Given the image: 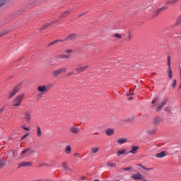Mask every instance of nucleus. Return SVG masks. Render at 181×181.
Returning <instances> with one entry per match:
<instances>
[{
    "label": "nucleus",
    "instance_id": "nucleus-18",
    "mask_svg": "<svg viewBox=\"0 0 181 181\" xmlns=\"http://www.w3.org/2000/svg\"><path fill=\"white\" fill-rule=\"evenodd\" d=\"M159 104V99L157 98L154 100V101L152 102L151 103V107H156Z\"/></svg>",
    "mask_w": 181,
    "mask_h": 181
},
{
    "label": "nucleus",
    "instance_id": "nucleus-31",
    "mask_svg": "<svg viewBox=\"0 0 181 181\" xmlns=\"http://www.w3.org/2000/svg\"><path fill=\"white\" fill-rule=\"evenodd\" d=\"M60 57L62 59H69V57H70V55L64 54V55H61Z\"/></svg>",
    "mask_w": 181,
    "mask_h": 181
},
{
    "label": "nucleus",
    "instance_id": "nucleus-5",
    "mask_svg": "<svg viewBox=\"0 0 181 181\" xmlns=\"http://www.w3.org/2000/svg\"><path fill=\"white\" fill-rule=\"evenodd\" d=\"M21 90V85L16 86L12 91L8 93V98H12Z\"/></svg>",
    "mask_w": 181,
    "mask_h": 181
},
{
    "label": "nucleus",
    "instance_id": "nucleus-11",
    "mask_svg": "<svg viewBox=\"0 0 181 181\" xmlns=\"http://www.w3.org/2000/svg\"><path fill=\"white\" fill-rule=\"evenodd\" d=\"M127 153V149L121 148L117 151V156L119 158L122 155H125Z\"/></svg>",
    "mask_w": 181,
    "mask_h": 181
},
{
    "label": "nucleus",
    "instance_id": "nucleus-37",
    "mask_svg": "<svg viewBox=\"0 0 181 181\" xmlns=\"http://www.w3.org/2000/svg\"><path fill=\"white\" fill-rule=\"evenodd\" d=\"M5 166V163L4 161H0V168H4Z\"/></svg>",
    "mask_w": 181,
    "mask_h": 181
},
{
    "label": "nucleus",
    "instance_id": "nucleus-40",
    "mask_svg": "<svg viewBox=\"0 0 181 181\" xmlns=\"http://www.w3.org/2000/svg\"><path fill=\"white\" fill-rule=\"evenodd\" d=\"M141 168H143V169H145V170H152V168H146L144 166H141Z\"/></svg>",
    "mask_w": 181,
    "mask_h": 181
},
{
    "label": "nucleus",
    "instance_id": "nucleus-36",
    "mask_svg": "<svg viewBox=\"0 0 181 181\" xmlns=\"http://www.w3.org/2000/svg\"><path fill=\"white\" fill-rule=\"evenodd\" d=\"M131 169H132V167H127V168H122V170L128 171V170H131Z\"/></svg>",
    "mask_w": 181,
    "mask_h": 181
},
{
    "label": "nucleus",
    "instance_id": "nucleus-23",
    "mask_svg": "<svg viewBox=\"0 0 181 181\" xmlns=\"http://www.w3.org/2000/svg\"><path fill=\"white\" fill-rule=\"evenodd\" d=\"M51 25H53V23H49L46 25L41 27L40 30H43V29H46V28H49V26H51Z\"/></svg>",
    "mask_w": 181,
    "mask_h": 181
},
{
    "label": "nucleus",
    "instance_id": "nucleus-41",
    "mask_svg": "<svg viewBox=\"0 0 181 181\" xmlns=\"http://www.w3.org/2000/svg\"><path fill=\"white\" fill-rule=\"evenodd\" d=\"M73 74H74V72L71 71L68 74V76H73Z\"/></svg>",
    "mask_w": 181,
    "mask_h": 181
},
{
    "label": "nucleus",
    "instance_id": "nucleus-15",
    "mask_svg": "<svg viewBox=\"0 0 181 181\" xmlns=\"http://www.w3.org/2000/svg\"><path fill=\"white\" fill-rule=\"evenodd\" d=\"M65 153L66 155H70L71 153V146H66L65 147Z\"/></svg>",
    "mask_w": 181,
    "mask_h": 181
},
{
    "label": "nucleus",
    "instance_id": "nucleus-29",
    "mask_svg": "<svg viewBox=\"0 0 181 181\" xmlns=\"http://www.w3.org/2000/svg\"><path fill=\"white\" fill-rule=\"evenodd\" d=\"M70 13V11H66L62 13V18H65V16H67Z\"/></svg>",
    "mask_w": 181,
    "mask_h": 181
},
{
    "label": "nucleus",
    "instance_id": "nucleus-3",
    "mask_svg": "<svg viewBox=\"0 0 181 181\" xmlns=\"http://www.w3.org/2000/svg\"><path fill=\"white\" fill-rule=\"evenodd\" d=\"M33 153H35V150L32 149V148H28L23 150L18 158H27V156H30Z\"/></svg>",
    "mask_w": 181,
    "mask_h": 181
},
{
    "label": "nucleus",
    "instance_id": "nucleus-48",
    "mask_svg": "<svg viewBox=\"0 0 181 181\" xmlns=\"http://www.w3.org/2000/svg\"><path fill=\"white\" fill-rule=\"evenodd\" d=\"M115 165L112 164V166H115Z\"/></svg>",
    "mask_w": 181,
    "mask_h": 181
},
{
    "label": "nucleus",
    "instance_id": "nucleus-24",
    "mask_svg": "<svg viewBox=\"0 0 181 181\" xmlns=\"http://www.w3.org/2000/svg\"><path fill=\"white\" fill-rule=\"evenodd\" d=\"M166 9H168V7L163 6V7H161V8H158L156 11V12H157V13H159L160 12H162V11H166Z\"/></svg>",
    "mask_w": 181,
    "mask_h": 181
},
{
    "label": "nucleus",
    "instance_id": "nucleus-33",
    "mask_svg": "<svg viewBox=\"0 0 181 181\" xmlns=\"http://www.w3.org/2000/svg\"><path fill=\"white\" fill-rule=\"evenodd\" d=\"M30 134L29 133H26L25 134H24L22 137H21V140L22 139H25V138H28V136H29Z\"/></svg>",
    "mask_w": 181,
    "mask_h": 181
},
{
    "label": "nucleus",
    "instance_id": "nucleus-2",
    "mask_svg": "<svg viewBox=\"0 0 181 181\" xmlns=\"http://www.w3.org/2000/svg\"><path fill=\"white\" fill-rule=\"evenodd\" d=\"M37 91L38 93V95L42 97V95H45V94L49 91V88L45 85H40L37 88Z\"/></svg>",
    "mask_w": 181,
    "mask_h": 181
},
{
    "label": "nucleus",
    "instance_id": "nucleus-4",
    "mask_svg": "<svg viewBox=\"0 0 181 181\" xmlns=\"http://www.w3.org/2000/svg\"><path fill=\"white\" fill-rule=\"evenodd\" d=\"M66 71H67V69H66V67H64V68H62L59 69H57L52 72V76L54 77H59V76H60V74H62L63 73H66Z\"/></svg>",
    "mask_w": 181,
    "mask_h": 181
},
{
    "label": "nucleus",
    "instance_id": "nucleus-17",
    "mask_svg": "<svg viewBox=\"0 0 181 181\" xmlns=\"http://www.w3.org/2000/svg\"><path fill=\"white\" fill-rule=\"evenodd\" d=\"M156 158H165L166 156V152L162 151L156 154Z\"/></svg>",
    "mask_w": 181,
    "mask_h": 181
},
{
    "label": "nucleus",
    "instance_id": "nucleus-47",
    "mask_svg": "<svg viewBox=\"0 0 181 181\" xmlns=\"http://www.w3.org/2000/svg\"><path fill=\"white\" fill-rule=\"evenodd\" d=\"M94 181H100L99 180H95Z\"/></svg>",
    "mask_w": 181,
    "mask_h": 181
},
{
    "label": "nucleus",
    "instance_id": "nucleus-46",
    "mask_svg": "<svg viewBox=\"0 0 181 181\" xmlns=\"http://www.w3.org/2000/svg\"><path fill=\"white\" fill-rule=\"evenodd\" d=\"M129 100H132V98H129Z\"/></svg>",
    "mask_w": 181,
    "mask_h": 181
},
{
    "label": "nucleus",
    "instance_id": "nucleus-38",
    "mask_svg": "<svg viewBox=\"0 0 181 181\" xmlns=\"http://www.w3.org/2000/svg\"><path fill=\"white\" fill-rule=\"evenodd\" d=\"M4 110H5V106H3L1 108H0V114H1V112H4Z\"/></svg>",
    "mask_w": 181,
    "mask_h": 181
},
{
    "label": "nucleus",
    "instance_id": "nucleus-28",
    "mask_svg": "<svg viewBox=\"0 0 181 181\" xmlns=\"http://www.w3.org/2000/svg\"><path fill=\"white\" fill-rule=\"evenodd\" d=\"M168 77H169V78H172V77H173L172 69L171 68H168Z\"/></svg>",
    "mask_w": 181,
    "mask_h": 181
},
{
    "label": "nucleus",
    "instance_id": "nucleus-26",
    "mask_svg": "<svg viewBox=\"0 0 181 181\" xmlns=\"http://www.w3.org/2000/svg\"><path fill=\"white\" fill-rule=\"evenodd\" d=\"M62 166L64 168V169H65L66 170H69V168L67 167V163L66 162H63L62 163Z\"/></svg>",
    "mask_w": 181,
    "mask_h": 181
},
{
    "label": "nucleus",
    "instance_id": "nucleus-19",
    "mask_svg": "<svg viewBox=\"0 0 181 181\" xmlns=\"http://www.w3.org/2000/svg\"><path fill=\"white\" fill-rule=\"evenodd\" d=\"M166 104V100H163L160 103V105L156 108V111H160L162 110V107Z\"/></svg>",
    "mask_w": 181,
    "mask_h": 181
},
{
    "label": "nucleus",
    "instance_id": "nucleus-44",
    "mask_svg": "<svg viewBox=\"0 0 181 181\" xmlns=\"http://www.w3.org/2000/svg\"><path fill=\"white\" fill-rule=\"evenodd\" d=\"M11 156H12L13 158H16V154H15V152H12Z\"/></svg>",
    "mask_w": 181,
    "mask_h": 181
},
{
    "label": "nucleus",
    "instance_id": "nucleus-43",
    "mask_svg": "<svg viewBox=\"0 0 181 181\" xmlns=\"http://www.w3.org/2000/svg\"><path fill=\"white\" fill-rule=\"evenodd\" d=\"M57 42H59V40L54 41L51 42L49 45H54V43H57Z\"/></svg>",
    "mask_w": 181,
    "mask_h": 181
},
{
    "label": "nucleus",
    "instance_id": "nucleus-13",
    "mask_svg": "<svg viewBox=\"0 0 181 181\" xmlns=\"http://www.w3.org/2000/svg\"><path fill=\"white\" fill-rule=\"evenodd\" d=\"M98 151H100V147L98 146H93L90 148V152L93 155H95L98 152Z\"/></svg>",
    "mask_w": 181,
    "mask_h": 181
},
{
    "label": "nucleus",
    "instance_id": "nucleus-25",
    "mask_svg": "<svg viewBox=\"0 0 181 181\" xmlns=\"http://www.w3.org/2000/svg\"><path fill=\"white\" fill-rule=\"evenodd\" d=\"M21 128L25 131H30V127L29 126L26 127L25 124H23Z\"/></svg>",
    "mask_w": 181,
    "mask_h": 181
},
{
    "label": "nucleus",
    "instance_id": "nucleus-34",
    "mask_svg": "<svg viewBox=\"0 0 181 181\" xmlns=\"http://www.w3.org/2000/svg\"><path fill=\"white\" fill-rule=\"evenodd\" d=\"M64 53H69V54L73 53V49H66L64 51Z\"/></svg>",
    "mask_w": 181,
    "mask_h": 181
},
{
    "label": "nucleus",
    "instance_id": "nucleus-16",
    "mask_svg": "<svg viewBox=\"0 0 181 181\" xmlns=\"http://www.w3.org/2000/svg\"><path fill=\"white\" fill-rule=\"evenodd\" d=\"M87 69H88V65H85L83 66L77 68L76 71H85L86 70H87Z\"/></svg>",
    "mask_w": 181,
    "mask_h": 181
},
{
    "label": "nucleus",
    "instance_id": "nucleus-30",
    "mask_svg": "<svg viewBox=\"0 0 181 181\" xmlns=\"http://www.w3.org/2000/svg\"><path fill=\"white\" fill-rule=\"evenodd\" d=\"M167 60H168L167 63H168V69H170V56H168Z\"/></svg>",
    "mask_w": 181,
    "mask_h": 181
},
{
    "label": "nucleus",
    "instance_id": "nucleus-12",
    "mask_svg": "<svg viewBox=\"0 0 181 181\" xmlns=\"http://www.w3.org/2000/svg\"><path fill=\"white\" fill-rule=\"evenodd\" d=\"M22 166H32V162H22L18 163V168H22Z\"/></svg>",
    "mask_w": 181,
    "mask_h": 181
},
{
    "label": "nucleus",
    "instance_id": "nucleus-45",
    "mask_svg": "<svg viewBox=\"0 0 181 181\" xmlns=\"http://www.w3.org/2000/svg\"><path fill=\"white\" fill-rule=\"evenodd\" d=\"M75 156H78V153H76V154H75Z\"/></svg>",
    "mask_w": 181,
    "mask_h": 181
},
{
    "label": "nucleus",
    "instance_id": "nucleus-1",
    "mask_svg": "<svg viewBox=\"0 0 181 181\" xmlns=\"http://www.w3.org/2000/svg\"><path fill=\"white\" fill-rule=\"evenodd\" d=\"M24 98H25L24 93H21L17 95L13 100V107H21V105L23 102Z\"/></svg>",
    "mask_w": 181,
    "mask_h": 181
},
{
    "label": "nucleus",
    "instance_id": "nucleus-39",
    "mask_svg": "<svg viewBox=\"0 0 181 181\" xmlns=\"http://www.w3.org/2000/svg\"><path fill=\"white\" fill-rule=\"evenodd\" d=\"M128 37L129 39H132V33L131 32L129 33Z\"/></svg>",
    "mask_w": 181,
    "mask_h": 181
},
{
    "label": "nucleus",
    "instance_id": "nucleus-6",
    "mask_svg": "<svg viewBox=\"0 0 181 181\" xmlns=\"http://www.w3.org/2000/svg\"><path fill=\"white\" fill-rule=\"evenodd\" d=\"M132 177L134 179V180H144V179H145V177H144V175L139 173L133 174Z\"/></svg>",
    "mask_w": 181,
    "mask_h": 181
},
{
    "label": "nucleus",
    "instance_id": "nucleus-7",
    "mask_svg": "<svg viewBox=\"0 0 181 181\" xmlns=\"http://www.w3.org/2000/svg\"><path fill=\"white\" fill-rule=\"evenodd\" d=\"M139 150V146H132L129 151V153H131L132 155H136V153H138Z\"/></svg>",
    "mask_w": 181,
    "mask_h": 181
},
{
    "label": "nucleus",
    "instance_id": "nucleus-21",
    "mask_svg": "<svg viewBox=\"0 0 181 181\" xmlns=\"http://www.w3.org/2000/svg\"><path fill=\"white\" fill-rule=\"evenodd\" d=\"M77 37V35L76 34H71L69 36H68L67 39L68 40H74Z\"/></svg>",
    "mask_w": 181,
    "mask_h": 181
},
{
    "label": "nucleus",
    "instance_id": "nucleus-20",
    "mask_svg": "<svg viewBox=\"0 0 181 181\" xmlns=\"http://www.w3.org/2000/svg\"><path fill=\"white\" fill-rule=\"evenodd\" d=\"M37 136H38V138H40V136H42V129H40V127H37Z\"/></svg>",
    "mask_w": 181,
    "mask_h": 181
},
{
    "label": "nucleus",
    "instance_id": "nucleus-10",
    "mask_svg": "<svg viewBox=\"0 0 181 181\" xmlns=\"http://www.w3.org/2000/svg\"><path fill=\"white\" fill-rule=\"evenodd\" d=\"M31 115L29 112L24 113V119L26 122H30Z\"/></svg>",
    "mask_w": 181,
    "mask_h": 181
},
{
    "label": "nucleus",
    "instance_id": "nucleus-42",
    "mask_svg": "<svg viewBox=\"0 0 181 181\" xmlns=\"http://www.w3.org/2000/svg\"><path fill=\"white\" fill-rule=\"evenodd\" d=\"M82 180H86L87 179L86 176H82L81 177Z\"/></svg>",
    "mask_w": 181,
    "mask_h": 181
},
{
    "label": "nucleus",
    "instance_id": "nucleus-32",
    "mask_svg": "<svg viewBox=\"0 0 181 181\" xmlns=\"http://www.w3.org/2000/svg\"><path fill=\"white\" fill-rule=\"evenodd\" d=\"M179 0H173L170 2H168L167 4H170L171 5H173V4H176V2H177Z\"/></svg>",
    "mask_w": 181,
    "mask_h": 181
},
{
    "label": "nucleus",
    "instance_id": "nucleus-35",
    "mask_svg": "<svg viewBox=\"0 0 181 181\" xmlns=\"http://www.w3.org/2000/svg\"><path fill=\"white\" fill-rule=\"evenodd\" d=\"M176 83H177L176 80H174L172 85L173 88H176Z\"/></svg>",
    "mask_w": 181,
    "mask_h": 181
},
{
    "label": "nucleus",
    "instance_id": "nucleus-14",
    "mask_svg": "<svg viewBox=\"0 0 181 181\" xmlns=\"http://www.w3.org/2000/svg\"><path fill=\"white\" fill-rule=\"evenodd\" d=\"M70 131L72 132V134H78V132H80V129L76 127H71L70 128Z\"/></svg>",
    "mask_w": 181,
    "mask_h": 181
},
{
    "label": "nucleus",
    "instance_id": "nucleus-8",
    "mask_svg": "<svg viewBox=\"0 0 181 181\" xmlns=\"http://www.w3.org/2000/svg\"><path fill=\"white\" fill-rule=\"evenodd\" d=\"M105 134L107 135V136H112L115 134V129L112 128L107 129L105 131Z\"/></svg>",
    "mask_w": 181,
    "mask_h": 181
},
{
    "label": "nucleus",
    "instance_id": "nucleus-9",
    "mask_svg": "<svg viewBox=\"0 0 181 181\" xmlns=\"http://www.w3.org/2000/svg\"><path fill=\"white\" fill-rule=\"evenodd\" d=\"M127 142H128V139L125 137L117 139V144L119 145H124V144H127Z\"/></svg>",
    "mask_w": 181,
    "mask_h": 181
},
{
    "label": "nucleus",
    "instance_id": "nucleus-22",
    "mask_svg": "<svg viewBox=\"0 0 181 181\" xmlns=\"http://www.w3.org/2000/svg\"><path fill=\"white\" fill-rule=\"evenodd\" d=\"M160 122V118H156L153 121V124L156 126L159 125V123Z\"/></svg>",
    "mask_w": 181,
    "mask_h": 181
},
{
    "label": "nucleus",
    "instance_id": "nucleus-27",
    "mask_svg": "<svg viewBox=\"0 0 181 181\" xmlns=\"http://www.w3.org/2000/svg\"><path fill=\"white\" fill-rule=\"evenodd\" d=\"M114 37H116L117 39H122V35L119 33H115Z\"/></svg>",
    "mask_w": 181,
    "mask_h": 181
}]
</instances>
